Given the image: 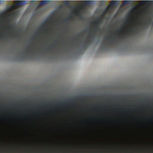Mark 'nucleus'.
Returning a JSON list of instances; mask_svg holds the SVG:
<instances>
[{
  "label": "nucleus",
  "mask_w": 153,
  "mask_h": 153,
  "mask_svg": "<svg viewBox=\"0 0 153 153\" xmlns=\"http://www.w3.org/2000/svg\"><path fill=\"white\" fill-rule=\"evenodd\" d=\"M16 1L17 4L19 5H21L23 4H24L25 3V2H24V1Z\"/></svg>",
  "instance_id": "7"
},
{
  "label": "nucleus",
  "mask_w": 153,
  "mask_h": 153,
  "mask_svg": "<svg viewBox=\"0 0 153 153\" xmlns=\"http://www.w3.org/2000/svg\"><path fill=\"white\" fill-rule=\"evenodd\" d=\"M126 25V22H125V23L124 25H123L124 26V25Z\"/></svg>",
  "instance_id": "25"
},
{
  "label": "nucleus",
  "mask_w": 153,
  "mask_h": 153,
  "mask_svg": "<svg viewBox=\"0 0 153 153\" xmlns=\"http://www.w3.org/2000/svg\"><path fill=\"white\" fill-rule=\"evenodd\" d=\"M10 25H11L12 26L13 28H11V31H14V29L13 28V24H10Z\"/></svg>",
  "instance_id": "18"
},
{
  "label": "nucleus",
  "mask_w": 153,
  "mask_h": 153,
  "mask_svg": "<svg viewBox=\"0 0 153 153\" xmlns=\"http://www.w3.org/2000/svg\"><path fill=\"white\" fill-rule=\"evenodd\" d=\"M14 13H10L8 14V15H7V16L8 17V19H10L9 18V17H11L13 16L14 15Z\"/></svg>",
  "instance_id": "10"
},
{
  "label": "nucleus",
  "mask_w": 153,
  "mask_h": 153,
  "mask_svg": "<svg viewBox=\"0 0 153 153\" xmlns=\"http://www.w3.org/2000/svg\"><path fill=\"white\" fill-rule=\"evenodd\" d=\"M128 1V0H127V1H124V2H123V3H126L127 2H131V1Z\"/></svg>",
  "instance_id": "16"
},
{
  "label": "nucleus",
  "mask_w": 153,
  "mask_h": 153,
  "mask_svg": "<svg viewBox=\"0 0 153 153\" xmlns=\"http://www.w3.org/2000/svg\"><path fill=\"white\" fill-rule=\"evenodd\" d=\"M60 105H64V104L63 103H60Z\"/></svg>",
  "instance_id": "26"
},
{
  "label": "nucleus",
  "mask_w": 153,
  "mask_h": 153,
  "mask_svg": "<svg viewBox=\"0 0 153 153\" xmlns=\"http://www.w3.org/2000/svg\"><path fill=\"white\" fill-rule=\"evenodd\" d=\"M102 22V20L101 19H97L91 22V23H94L96 24V26L94 30L91 29L95 32H96V30L97 31H99L100 30V29L99 28V24Z\"/></svg>",
  "instance_id": "3"
},
{
  "label": "nucleus",
  "mask_w": 153,
  "mask_h": 153,
  "mask_svg": "<svg viewBox=\"0 0 153 153\" xmlns=\"http://www.w3.org/2000/svg\"><path fill=\"white\" fill-rule=\"evenodd\" d=\"M2 16L1 15H0V17H1Z\"/></svg>",
  "instance_id": "31"
},
{
  "label": "nucleus",
  "mask_w": 153,
  "mask_h": 153,
  "mask_svg": "<svg viewBox=\"0 0 153 153\" xmlns=\"http://www.w3.org/2000/svg\"><path fill=\"white\" fill-rule=\"evenodd\" d=\"M12 105H10V106H11Z\"/></svg>",
  "instance_id": "34"
},
{
  "label": "nucleus",
  "mask_w": 153,
  "mask_h": 153,
  "mask_svg": "<svg viewBox=\"0 0 153 153\" xmlns=\"http://www.w3.org/2000/svg\"><path fill=\"white\" fill-rule=\"evenodd\" d=\"M87 1L88 2H92L93 1H91V0H90V1Z\"/></svg>",
  "instance_id": "23"
},
{
  "label": "nucleus",
  "mask_w": 153,
  "mask_h": 153,
  "mask_svg": "<svg viewBox=\"0 0 153 153\" xmlns=\"http://www.w3.org/2000/svg\"><path fill=\"white\" fill-rule=\"evenodd\" d=\"M107 13V11H105V10H104V11H103V14H106Z\"/></svg>",
  "instance_id": "20"
},
{
  "label": "nucleus",
  "mask_w": 153,
  "mask_h": 153,
  "mask_svg": "<svg viewBox=\"0 0 153 153\" xmlns=\"http://www.w3.org/2000/svg\"><path fill=\"white\" fill-rule=\"evenodd\" d=\"M121 30H123V28H121Z\"/></svg>",
  "instance_id": "29"
},
{
  "label": "nucleus",
  "mask_w": 153,
  "mask_h": 153,
  "mask_svg": "<svg viewBox=\"0 0 153 153\" xmlns=\"http://www.w3.org/2000/svg\"><path fill=\"white\" fill-rule=\"evenodd\" d=\"M39 30H40V28H39Z\"/></svg>",
  "instance_id": "36"
},
{
  "label": "nucleus",
  "mask_w": 153,
  "mask_h": 153,
  "mask_svg": "<svg viewBox=\"0 0 153 153\" xmlns=\"http://www.w3.org/2000/svg\"><path fill=\"white\" fill-rule=\"evenodd\" d=\"M70 17L69 18H66V19H65L64 20V21L65 22H67L69 20V19H70Z\"/></svg>",
  "instance_id": "15"
},
{
  "label": "nucleus",
  "mask_w": 153,
  "mask_h": 153,
  "mask_svg": "<svg viewBox=\"0 0 153 153\" xmlns=\"http://www.w3.org/2000/svg\"><path fill=\"white\" fill-rule=\"evenodd\" d=\"M69 1V0H68V1Z\"/></svg>",
  "instance_id": "37"
},
{
  "label": "nucleus",
  "mask_w": 153,
  "mask_h": 153,
  "mask_svg": "<svg viewBox=\"0 0 153 153\" xmlns=\"http://www.w3.org/2000/svg\"><path fill=\"white\" fill-rule=\"evenodd\" d=\"M56 107H58L57 106H56Z\"/></svg>",
  "instance_id": "35"
},
{
  "label": "nucleus",
  "mask_w": 153,
  "mask_h": 153,
  "mask_svg": "<svg viewBox=\"0 0 153 153\" xmlns=\"http://www.w3.org/2000/svg\"><path fill=\"white\" fill-rule=\"evenodd\" d=\"M3 36H0V38H2L3 37Z\"/></svg>",
  "instance_id": "27"
},
{
  "label": "nucleus",
  "mask_w": 153,
  "mask_h": 153,
  "mask_svg": "<svg viewBox=\"0 0 153 153\" xmlns=\"http://www.w3.org/2000/svg\"><path fill=\"white\" fill-rule=\"evenodd\" d=\"M72 9L74 11L76 12V14L78 15L80 19L82 18V15L79 12L77 11V9L80 11H82L84 9V7L83 5H75L71 7Z\"/></svg>",
  "instance_id": "2"
},
{
  "label": "nucleus",
  "mask_w": 153,
  "mask_h": 153,
  "mask_svg": "<svg viewBox=\"0 0 153 153\" xmlns=\"http://www.w3.org/2000/svg\"><path fill=\"white\" fill-rule=\"evenodd\" d=\"M135 29H131V30H128L127 31V34L130 33L131 34L134 31H135Z\"/></svg>",
  "instance_id": "8"
},
{
  "label": "nucleus",
  "mask_w": 153,
  "mask_h": 153,
  "mask_svg": "<svg viewBox=\"0 0 153 153\" xmlns=\"http://www.w3.org/2000/svg\"><path fill=\"white\" fill-rule=\"evenodd\" d=\"M110 9V7H109V6H108V7H107L105 9V11H107V12H108L109 10Z\"/></svg>",
  "instance_id": "12"
},
{
  "label": "nucleus",
  "mask_w": 153,
  "mask_h": 153,
  "mask_svg": "<svg viewBox=\"0 0 153 153\" xmlns=\"http://www.w3.org/2000/svg\"><path fill=\"white\" fill-rule=\"evenodd\" d=\"M148 17L149 18V19H148L147 20L144 19L143 20V22L146 24L147 23H150L151 22L152 19L149 18V16H148Z\"/></svg>",
  "instance_id": "5"
},
{
  "label": "nucleus",
  "mask_w": 153,
  "mask_h": 153,
  "mask_svg": "<svg viewBox=\"0 0 153 153\" xmlns=\"http://www.w3.org/2000/svg\"><path fill=\"white\" fill-rule=\"evenodd\" d=\"M137 7V5L133 6L132 7V9L130 11L129 13H131V12H132L133 10H135L136 9V8Z\"/></svg>",
  "instance_id": "11"
},
{
  "label": "nucleus",
  "mask_w": 153,
  "mask_h": 153,
  "mask_svg": "<svg viewBox=\"0 0 153 153\" xmlns=\"http://www.w3.org/2000/svg\"><path fill=\"white\" fill-rule=\"evenodd\" d=\"M121 36H118L115 37L114 38H112V36H111V37H106L105 39L108 41V42L105 44V45L104 44H103L101 47V49L102 50H107L108 48L107 45H111L112 44V42H114L117 41V39L118 38H121Z\"/></svg>",
  "instance_id": "1"
},
{
  "label": "nucleus",
  "mask_w": 153,
  "mask_h": 153,
  "mask_svg": "<svg viewBox=\"0 0 153 153\" xmlns=\"http://www.w3.org/2000/svg\"><path fill=\"white\" fill-rule=\"evenodd\" d=\"M89 43V39L88 40H86L85 41V43H84L83 45V48H85L87 46V44H88Z\"/></svg>",
  "instance_id": "9"
},
{
  "label": "nucleus",
  "mask_w": 153,
  "mask_h": 153,
  "mask_svg": "<svg viewBox=\"0 0 153 153\" xmlns=\"http://www.w3.org/2000/svg\"><path fill=\"white\" fill-rule=\"evenodd\" d=\"M31 1V2H33V1H33V0H32V1Z\"/></svg>",
  "instance_id": "30"
},
{
  "label": "nucleus",
  "mask_w": 153,
  "mask_h": 153,
  "mask_svg": "<svg viewBox=\"0 0 153 153\" xmlns=\"http://www.w3.org/2000/svg\"><path fill=\"white\" fill-rule=\"evenodd\" d=\"M119 32H120V30H118L115 33L116 34H118V33Z\"/></svg>",
  "instance_id": "21"
},
{
  "label": "nucleus",
  "mask_w": 153,
  "mask_h": 153,
  "mask_svg": "<svg viewBox=\"0 0 153 153\" xmlns=\"http://www.w3.org/2000/svg\"><path fill=\"white\" fill-rule=\"evenodd\" d=\"M27 49H26L25 50V51H27Z\"/></svg>",
  "instance_id": "32"
},
{
  "label": "nucleus",
  "mask_w": 153,
  "mask_h": 153,
  "mask_svg": "<svg viewBox=\"0 0 153 153\" xmlns=\"http://www.w3.org/2000/svg\"><path fill=\"white\" fill-rule=\"evenodd\" d=\"M47 20H48V19L46 20V21H45L44 22H43V23L42 24V25H41L42 26H43L44 25L46 24V22H47Z\"/></svg>",
  "instance_id": "17"
},
{
  "label": "nucleus",
  "mask_w": 153,
  "mask_h": 153,
  "mask_svg": "<svg viewBox=\"0 0 153 153\" xmlns=\"http://www.w3.org/2000/svg\"><path fill=\"white\" fill-rule=\"evenodd\" d=\"M95 36L94 34H91V36L89 37V38H94Z\"/></svg>",
  "instance_id": "13"
},
{
  "label": "nucleus",
  "mask_w": 153,
  "mask_h": 153,
  "mask_svg": "<svg viewBox=\"0 0 153 153\" xmlns=\"http://www.w3.org/2000/svg\"><path fill=\"white\" fill-rule=\"evenodd\" d=\"M113 1L110 4V5H113L114 4V2L117 1Z\"/></svg>",
  "instance_id": "14"
},
{
  "label": "nucleus",
  "mask_w": 153,
  "mask_h": 153,
  "mask_svg": "<svg viewBox=\"0 0 153 153\" xmlns=\"http://www.w3.org/2000/svg\"><path fill=\"white\" fill-rule=\"evenodd\" d=\"M145 1L146 2H147V1H147V0H146V1Z\"/></svg>",
  "instance_id": "24"
},
{
  "label": "nucleus",
  "mask_w": 153,
  "mask_h": 153,
  "mask_svg": "<svg viewBox=\"0 0 153 153\" xmlns=\"http://www.w3.org/2000/svg\"><path fill=\"white\" fill-rule=\"evenodd\" d=\"M140 24L138 22H137L136 24V26L137 27L138 26L140 25Z\"/></svg>",
  "instance_id": "19"
},
{
  "label": "nucleus",
  "mask_w": 153,
  "mask_h": 153,
  "mask_svg": "<svg viewBox=\"0 0 153 153\" xmlns=\"http://www.w3.org/2000/svg\"><path fill=\"white\" fill-rule=\"evenodd\" d=\"M14 6L13 5L10 6L8 8L4 11V13H6L8 12L11 11L14 8Z\"/></svg>",
  "instance_id": "4"
},
{
  "label": "nucleus",
  "mask_w": 153,
  "mask_h": 153,
  "mask_svg": "<svg viewBox=\"0 0 153 153\" xmlns=\"http://www.w3.org/2000/svg\"><path fill=\"white\" fill-rule=\"evenodd\" d=\"M42 1L38 5L37 8H38L39 6L43 4H45V3L49 2L51 1Z\"/></svg>",
  "instance_id": "6"
},
{
  "label": "nucleus",
  "mask_w": 153,
  "mask_h": 153,
  "mask_svg": "<svg viewBox=\"0 0 153 153\" xmlns=\"http://www.w3.org/2000/svg\"><path fill=\"white\" fill-rule=\"evenodd\" d=\"M65 103H68L69 102V101L68 100H66L64 102Z\"/></svg>",
  "instance_id": "22"
},
{
  "label": "nucleus",
  "mask_w": 153,
  "mask_h": 153,
  "mask_svg": "<svg viewBox=\"0 0 153 153\" xmlns=\"http://www.w3.org/2000/svg\"><path fill=\"white\" fill-rule=\"evenodd\" d=\"M0 1V2H1V1Z\"/></svg>",
  "instance_id": "33"
},
{
  "label": "nucleus",
  "mask_w": 153,
  "mask_h": 153,
  "mask_svg": "<svg viewBox=\"0 0 153 153\" xmlns=\"http://www.w3.org/2000/svg\"><path fill=\"white\" fill-rule=\"evenodd\" d=\"M8 28H10V26H8Z\"/></svg>",
  "instance_id": "28"
}]
</instances>
